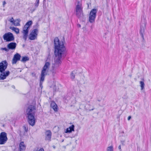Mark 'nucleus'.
I'll list each match as a JSON object with an SVG mask.
<instances>
[{"label": "nucleus", "instance_id": "dca6fc26", "mask_svg": "<svg viewBox=\"0 0 151 151\" xmlns=\"http://www.w3.org/2000/svg\"><path fill=\"white\" fill-rule=\"evenodd\" d=\"M50 106L55 111H58V107L57 105L55 102L53 101H52L51 102Z\"/></svg>", "mask_w": 151, "mask_h": 151}, {"label": "nucleus", "instance_id": "2f4dec72", "mask_svg": "<svg viewBox=\"0 0 151 151\" xmlns=\"http://www.w3.org/2000/svg\"><path fill=\"white\" fill-rule=\"evenodd\" d=\"M131 118V116H129L128 117V120H129Z\"/></svg>", "mask_w": 151, "mask_h": 151}, {"label": "nucleus", "instance_id": "f3484780", "mask_svg": "<svg viewBox=\"0 0 151 151\" xmlns=\"http://www.w3.org/2000/svg\"><path fill=\"white\" fill-rule=\"evenodd\" d=\"M74 125H72L65 129V133H71L72 131H74Z\"/></svg>", "mask_w": 151, "mask_h": 151}, {"label": "nucleus", "instance_id": "f257e3e1", "mask_svg": "<svg viewBox=\"0 0 151 151\" xmlns=\"http://www.w3.org/2000/svg\"><path fill=\"white\" fill-rule=\"evenodd\" d=\"M54 42L55 58L54 66L56 68L61 64L62 59L66 56V51L63 42L60 41L58 38L56 37L54 39Z\"/></svg>", "mask_w": 151, "mask_h": 151}, {"label": "nucleus", "instance_id": "6e6552de", "mask_svg": "<svg viewBox=\"0 0 151 151\" xmlns=\"http://www.w3.org/2000/svg\"><path fill=\"white\" fill-rule=\"evenodd\" d=\"M97 11L96 9H93L91 10L89 16V21L90 23L95 22Z\"/></svg>", "mask_w": 151, "mask_h": 151}, {"label": "nucleus", "instance_id": "c756f323", "mask_svg": "<svg viewBox=\"0 0 151 151\" xmlns=\"http://www.w3.org/2000/svg\"><path fill=\"white\" fill-rule=\"evenodd\" d=\"M37 151H44L43 149L41 148V149H40L39 150Z\"/></svg>", "mask_w": 151, "mask_h": 151}, {"label": "nucleus", "instance_id": "2eb2a0df", "mask_svg": "<svg viewBox=\"0 0 151 151\" xmlns=\"http://www.w3.org/2000/svg\"><path fill=\"white\" fill-rule=\"evenodd\" d=\"M145 21L144 22V23L142 24L140 26V33L142 36V38H144V36L143 35V33L145 31Z\"/></svg>", "mask_w": 151, "mask_h": 151}, {"label": "nucleus", "instance_id": "39448f33", "mask_svg": "<svg viewBox=\"0 0 151 151\" xmlns=\"http://www.w3.org/2000/svg\"><path fill=\"white\" fill-rule=\"evenodd\" d=\"M31 21H29L27 22L23 28L22 33L23 34V39L26 41L27 39L28 34L30 26L32 24Z\"/></svg>", "mask_w": 151, "mask_h": 151}, {"label": "nucleus", "instance_id": "4be33fe9", "mask_svg": "<svg viewBox=\"0 0 151 151\" xmlns=\"http://www.w3.org/2000/svg\"><path fill=\"white\" fill-rule=\"evenodd\" d=\"M20 21H19L18 19H17V20H16L14 21L13 24L15 26H19Z\"/></svg>", "mask_w": 151, "mask_h": 151}, {"label": "nucleus", "instance_id": "a211bd4d", "mask_svg": "<svg viewBox=\"0 0 151 151\" xmlns=\"http://www.w3.org/2000/svg\"><path fill=\"white\" fill-rule=\"evenodd\" d=\"M17 132L21 137H23L24 136L26 135L27 133V132L24 131H21L19 129L17 130Z\"/></svg>", "mask_w": 151, "mask_h": 151}, {"label": "nucleus", "instance_id": "7ed1b4c3", "mask_svg": "<svg viewBox=\"0 0 151 151\" xmlns=\"http://www.w3.org/2000/svg\"><path fill=\"white\" fill-rule=\"evenodd\" d=\"M8 63L6 60L3 61L0 63V80L5 79L10 74L9 70L5 71L7 68Z\"/></svg>", "mask_w": 151, "mask_h": 151}, {"label": "nucleus", "instance_id": "aec40b11", "mask_svg": "<svg viewBox=\"0 0 151 151\" xmlns=\"http://www.w3.org/2000/svg\"><path fill=\"white\" fill-rule=\"evenodd\" d=\"M10 29L14 31L17 34H18L19 33V29L17 28L14 27H10Z\"/></svg>", "mask_w": 151, "mask_h": 151}, {"label": "nucleus", "instance_id": "4468645a", "mask_svg": "<svg viewBox=\"0 0 151 151\" xmlns=\"http://www.w3.org/2000/svg\"><path fill=\"white\" fill-rule=\"evenodd\" d=\"M45 139L48 141H50L52 133L50 130H47L45 132Z\"/></svg>", "mask_w": 151, "mask_h": 151}, {"label": "nucleus", "instance_id": "6ab92c4d", "mask_svg": "<svg viewBox=\"0 0 151 151\" xmlns=\"http://www.w3.org/2000/svg\"><path fill=\"white\" fill-rule=\"evenodd\" d=\"M19 147L20 151H24L25 150L26 146L23 142H22L20 143Z\"/></svg>", "mask_w": 151, "mask_h": 151}, {"label": "nucleus", "instance_id": "423d86ee", "mask_svg": "<svg viewBox=\"0 0 151 151\" xmlns=\"http://www.w3.org/2000/svg\"><path fill=\"white\" fill-rule=\"evenodd\" d=\"M50 65V63L49 62H46L45 63V65L43 68L41 74L40 83V86H41V85H42V82H43L44 80L45 76L47 74V70L49 68Z\"/></svg>", "mask_w": 151, "mask_h": 151}, {"label": "nucleus", "instance_id": "f704fd0d", "mask_svg": "<svg viewBox=\"0 0 151 151\" xmlns=\"http://www.w3.org/2000/svg\"><path fill=\"white\" fill-rule=\"evenodd\" d=\"M12 88H14H14H15V86H14V85H12Z\"/></svg>", "mask_w": 151, "mask_h": 151}, {"label": "nucleus", "instance_id": "5701e85b", "mask_svg": "<svg viewBox=\"0 0 151 151\" xmlns=\"http://www.w3.org/2000/svg\"><path fill=\"white\" fill-rule=\"evenodd\" d=\"M140 86L141 87V89L143 90L144 88L145 84L144 82L143 81L140 82Z\"/></svg>", "mask_w": 151, "mask_h": 151}, {"label": "nucleus", "instance_id": "c85d7f7f", "mask_svg": "<svg viewBox=\"0 0 151 151\" xmlns=\"http://www.w3.org/2000/svg\"><path fill=\"white\" fill-rule=\"evenodd\" d=\"M9 21L10 22L12 23L13 24V23H14V22L15 21H14L13 18V17H12L11 18V19L10 20H9Z\"/></svg>", "mask_w": 151, "mask_h": 151}, {"label": "nucleus", "instance_id": "473e14b6", "mask_svg": "<svg viewBox=\"0 0 151 151\" xmlns=\"http://www.w3.org/2000/svg\"><path fill=\"white\" fill-rule=\"evenodd\" d=\"M77 27H81V25L79 24H77Z\"/></svg>", "mask_w": 151, "mask_h": 151}, {"label": "nucleus", "instance_id": "412c9836", "mask_svg": "<svg viewBox=\"0 0 151 151\" xmlns=\"http://www.w3.org/2000/svg\"><path fill=\"white\" fill-rule=\"evenodd\" d=\"M29 60V58L28 57L24 56L22 57L21 61L23 63H25L26 61Z\"/></svg>", "mask_w": 151, "mask_h": 151}, {"label": "nucleus", "instance_id": "9d476101", "mask_svg": "<svg viewBox=\"0 0 151 151\" xmlns=\"http://www.w3.org/2000/svg\"><path fill=\"white\" fill-rule=\"evenodd\" d=\"M7 140L6 133L5 132H1L0 134V145L4 144Z\"/></svg>", "mask_w": 151, "mask_h": 151}, {"label": "nucleus", "instance_id": "1a4fd4ad", "mask_svg": "<svg viewBox=\"0 0 151 151\" xmlns=\"http://www.w3.org/2000/svg\"><path fill=\"white\" fill-rule=\"evenodd\" d=\"M4 40L6 42H11L14 40V37L11 32H9L5 34L3 36Z\"/></svg>", "mask_w": 151, "mask_h": 151}, {"label": "nucleus", "instance_id": "9b49d317", "mask_svg": "<svg viewBox=\"0 0 151 151\" xmlns=\"http://www.w3.org/2000/svg\"><path fill=\"white\" fill-rule=\"evenodd\" d=\"M38 29H33L30 33L29 38L31 40H34L36 39L38 35Z\"/></svg>", "mask_w": 151, "mask_h": 151}, {"label": "nucleus", "instance_id": "bb28decb", "mask_svg": "<svg viewBox=\"0 0 151 151\" xmlns=\"http://www.w3.org/2000/svg\"><path fill=\"white\" fill-rule=\"evenodd\" d=\"M40 0H36L35 3V6L36 7H37L39 5Z\"/></svg>", "mask_w": 151, "mask_h": 151}, {"label": "nucleus", "instance_id": "393cba45", "mask_svg": "<svg viewBox=\"0 0 151 151\" xmlns=\"http://www.w3.org/2000/svg\"><path fill=\"white\" fill-rule=\"evenodd\" d=\"M75 72L74 71H73L71 73L70 77L72 79H73L75 78Z\"/></svg>", "mask_w": 151, "mask_h": 151}, {"label": "nucleus", "instance_id": "0eeeda50", "mask_svg": "<svg viewBox=\"0 0 151 151\" xmlns=\"http://www.w3.org/2000/svg\"><path fill=\"white\" fill-rule=\"evenodd\" d=\"M50 65V63L49 62H46L45 63V65L43 68L41 74L40 83V86H41V85H42V82H43L44 80L45 76L47 74V70L49 68Z\"/></svg>", "mask_w": 151, "mask_h": 151}, {"label": "nucleus", "instance_id": "f03ea898", "mask_svg": "<svg viewBox=\"0 0 151 151\" xmlns=\"http://www.w3.org/2000/svg\"><path fill=\"white\" fill-rule=\"evenodd\" d=\"M36 110V106L32 105L29 106L26 110V116L28 118V122L32 126H34L35 124V115Z\"/></svg>", "mask_w": 151, "mask_h": 151}, {"label": "nucleus", "instance_id": "72a5a7b5", "mask_svg": "<svg viewBox=\"0 0 151 151\" xmlns=\"http://www.w3.org/2000/svg\"><path fill=\"white\" fill-rule=\"evenodd\" d=\"M6 4V2L5 1H4L3 2V5H4L5 4Z\"/></svg>", "mask_w": 151, "mask_h": 151}, {"label": "nucleus", "instance_id": "7c9ffc66", "mask_svg": "<svg viewBox=\"0 0 151 151\" xmlns=\"http://www.w3.org/2000/svg\"><path fill=\"white\" fill-rule=\"evenodd\" d=\"M118 148L120 150V151H121V146L120 145H119L118 147Z\"/></svg>", "mask_w": 151, "mask_h": 151}, {"label": "nucleus", "instance_id": "20e7f679", "mask_svg": "<svg viewBox=\"0 0 151 151\" xmlns=\"http://www.w3.org/2000/svg\"><path fill=\"white\" fill-rule=\"evenodd\" d=\"M83 9L81 2L78 1L75 8V12L77 17L80 19H81L84 16Z\"/></svg>", "mask_w": 151, "mask_h": 151}, {"label": "nucleus", "instance_id": "ddd939ff", "mask_svg": "<svg viewBox=\"0 0 151 151\" xmlns=\"http://www.w3.org/2000/svg\"><path fill=\"white\" fill-rule=\"evenodd\" d=\"M17 44L15 42H11L7 45V47L9 50H14L16 47Z\"/></svg>", "mask_w": 151, "mask_h": 151}, {"label": "nucleus", "instance_id": "b1692460", "mask_svg": "<svg viewBox=\"0 0 151 151\" xmlns=\"http://www.w3.org/2000/svg\"><path fill=\"white\" fill-rule=\"evenodd\" d=\"M23 131L27 132L28 131V127L27 125H24L23 126Z\"/></svg>", "mask_w": 151, "mask_h": 151}, {"label": "nucleus", "instance_id": "cd10ccee", "mask_svg": "<svg viewBox=\"0 0 151 151\" xmlns=\"http://www.w3.org/2000/svg\"><path fill=\"white\" fill-rule=\"evenodd\" d=\"M0 50H4L6 52H8L9 51V50L8 47L7 48L6 47L1 48Z\"/></svg>", "mask_w": 151, "mask_h": 151}, {"label": "nucleus", "instance_id": "f8f14e48", "mask_svg": "<svg viewBox=\"0 0 151 151\" xmlns=\"http://www.w3.org/2000/svg\"><path fill=\"white\" fill-rule=\"evenodd\" d=\"M21 56L18 53H17L14 55L12 61V63L13 64H16L17 61L20 60Z\"/></svg>", "mask_w": 151, "mask_h": 151}, {"label": "nucleus", "instance_id": "a878e982", "mask_svg": "<svg viewBox=\"0 0 151 151\" xmlns=\"http://www.w3.org/2000/svg\"><path fill=\"white\" fill-rule=\"evenodd\" d=\"M107 151H113V146H110L108 147L107 149Z\"/></svg>", "mask_w": 151, "mask_h": 151}]
</instances>
